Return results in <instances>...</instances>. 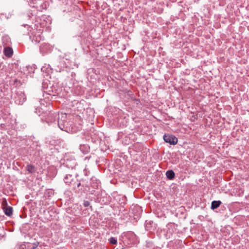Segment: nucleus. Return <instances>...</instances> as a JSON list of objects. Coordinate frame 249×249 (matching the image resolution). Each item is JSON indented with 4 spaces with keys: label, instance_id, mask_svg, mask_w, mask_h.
Wrapping results in <instances>:
<instances>
[{
    "label": "nucleus",
    "instance_id": "f257e3e1",
    "mask_svg": "<svg viewBox=\"0 0 249 249\" xmlns=\"http://www.w3.org/2000/svg\"><path fill=\"white\" fill-rule=\"evenodd\" d=\"M46 122L51 125L54 124L62 130L67 131V129L69 126V122L67 121V114L66 113L56 112H49L45 118Z\"/></svg>",
    "mask_w": 249,
    "mask_h": 249
},
{
    "label": "nucleus",
    "instance_id": "f03ea898",
    "mask_svg": "<svg viewBox=\"0 0 249 249\" xmlns=\"http://www.w3.org/2000/svg\"><path fill=\"white\" fill-rule=\"evenodd\" d=\"M131 213L133 215L134 219H138L142 215V210L139 205H135L131 207Z\"/></svg>",
    "mask_w": 249,
    "mask_h": 249
},
{
    "label": "nucleus",
    "instance_id": "7ed1b4c3",
    "mask_svg": "<svg viewBox=\"0 0 249 249\" xmlns=\"http://www.w3.org/2000/svg\"><path fill=\"white\" fill-rule=\"evenodd\" d=\"M164 141L171 145H175L178 142V139L173 135L165 134L163 136Z\"/></svg>",
    "mask_w": 249,
    "mask_h": 249
},
{
    "label": "nucleus",
    "instance_id": "20e7f679",
    "mask_svg": "<svg viewBox=\"0 0 249 249\" xmlns=\"http://www.w3.org/2000/svg\"><path fill=\"white\" fill-rule=\"evenodd\" d=\"M74 178L71 174H66L64 178V181L65 183L68 185H72L73 182H74Z\"/></svg>",
    "mask_w": 249,
    "mask_h": 249
},
{
    "label": "nucleus",
    "instance_id": "39448f33",
    "mask_svg": "<svg viewBox=\"0 0 249 249\" xmlns=\"http://www.w3.org/2000/svg\"><path fill=\"white\" fill-rule=\"evenodd\" d=\"M76 163L77 162L74 159H67L66 160H65V162L64 164L67 167L69 168L73 169L76 166Z\"/></svg>",
    "mask_w": 249,
    "mask_h": 249
},
{
    "label": "nucleus",
    "instance_id": "423d86ee",
    "mask_svg": "<svg viewBox=\"0 0 249 249\" xmlns=\"http://www.w3.org/2000/svg\"><path fill=\"white\" fill-rule=\"evenodd\" d=\"M90 184L91 187L96 189H98L101 186L100 181L95 177H93L91 178Z\"/></svg>",
    "mask_w": 249,
    "mask_h": 249
},
{
    "label": "nucleus",
    "instance_id": "0eeeda50",
    "mask_svg": "<svg viewBox=\"0 0 249 249\" xmlns=\"http://www.w3.org/2000/svg\"><path fill=\"white\" fill-rule=\"evenodd\" d=\"M3 53L4 55L9 58L11 57L13 54V49L10 47H5L4 48Z\"/></svg>",
    "mask_w": 249,
    "mask_h": 249
},
{
    "label": "nucleus",
    "instance_id": "6e6552de",
    "mask_svg": "<svg viewBox=\"0 0 249 249\" xmlns=\"http://www.w3.org/2000/svg\"><path fill=\"white\" fill-rule=\"evenodd\" d=\"M221 204V202L220 200H214L211 203V209L212 210H214V209L217 208Z\"/></svg>",
    "mask_w": 249,
    "mask_h": 249
},
{
    "label": "nucleus",
    "instance_id": "1a4fd4ad",
    "mask_svg": "<svg viewBox=\"0 0 249 249\" xmlns=\"http://www.w3.org/2000/svg\"><path fill=\"white\" fill-rule=\"evenodd\" d=\"M167 178L170 179L172 180L175 178V174L173 170H168L166 173Z\"/></svg>",
    "mask_w": 249,
    "mask_h": 249
},
{
    "label": "nucleus",
    "instance_id": "9d476101",
    "mask_svg": "<svg viewBox=\"0 0 249 249\" xmlns=\"http://www.w3.org/2000/svg\"><path fill=\"white\" fill-rule=\"evenodd\" d=\"M5 214L10 216L12 214L13 208L11 207H7L3 208Z\"/></svg>",
    "mask_w": 249,
    "mask_h": 249
},
{
    "label": "nucleus",
    "instance_id": "9b49d317",
    "mask_svg": "<svg viewBox=\"0 0 249 249\" xmlns=\"http://www.w3.org/2000/svg\"><path fill=\"white\" fill-rule=\"evenodd\" d=\"M26 168L29 173H33L35 172V166L32 164H28Z\"/></svg>",
    "mask_w": 249,
    "mask_h": 249
},
{
    "label": "nucleus",
    "instance_id": "f8f14e48",
    "mask_svg": "<svg viewBox=\"0 0 249 249\" xmlns=\"http://www.w3.org/2000/svg\"><path fill=\"white\" fill-rule=\"evenodd\" d=\"M89 147L88 146H86L85 145L80 146V150L84 153V154H86L89 152Z\"/></svg>",
    "mask_w": 249,
    "mask_h": 249
},
{
    "label": "nucleus",
    "instance_id": "ddd939ff",
    "mask_svg": "<svg viewBox=\"0 0 249 249\" xmlns=\"http://www.w3.org/2000/svg\"><path fill=\"white\" fill-rule=\"evenodd\" d=\"M109 242L112 245H116L117 243V240L116 238L111 237L108 239Z\"/></svg>",
    "mask_w": 249,
    "mask_h": 249
},
{
    "label": "nucleus",
    "instance_id": "4468645a",
    "mask_svg": "<svg viewBox=\"0 0 249 249\" xmlns=\"http://www.w3.org/2000/svg\"><path fill=\"white\" fill-rule=\"evenodd\" d=\"M81 183L79 181H78V183H76L75 181L72 184L73 188L75 189L78 188L81 186Z\"/></svg>",
    "mask_w": 249,
    "mask_h": 249
},
{
    "label": "nucleus",
    "instance_id": "2eb2a0df",
    "mask_svg": "<svg viewBox=\"0 0 249 249\" xmlns=\"http://www.w3.org/2000/svg\"><path fill=\"white\" fill-rule=\"evenodd\" d=\"M151 221L148 222L147 221H146L145 223V229L147 231H150V225H151Z\"/></svg>",
    "mask_w": 249,
    "mask_h": 249
},
{
    "label": "nucleus",
    "instance_id": "dca6fc26",
    "mask_svg": "<svg viewBox=\"0 0 249 249\" xmlns=\"http://www.w3.org/2000/svg\"><path fill=\"white\" fill-rule=\"evenodd\" d=\"M39 245V243L36 242H35L34 243H33L31 246V249H36L38 246Z\"/></svg>",
    "mask_w": 249,
    "mask_h": 249
},
{
    "label": "nucleus",
    "instance_id": "f3484780",
    "mask_svg": "<svg viewBox=\"0 0 249 249\" xmlns=\"http://www.w3.org/2000/svg\"><path fill=\"white\" fill-rule=\"evenodd\" d=\"M90 205V203L88 201H84L83 203V205L85 207H87L89 206Z\"/></svg>",
    "mask_w": 249,
    "mask_h": 249
},
{
    "label": "nucleus",
    "instance_id": "a211bd4d",
    "mask_svg": "<svg viewBox=\"0 0 249 249\" xmlns=\"http://www.w3.org/2000/svg\"><path fill=\"white\" fill-rule=\"evenodd\" d=\"M44 46V45H43V44L40 45V50L41 52H44L45 51V50L43 49Z\"/></svg>",
    "mask_w": 249,
    "mask_h": 249
},
{
    "label": "nucleus",
    "instance_id": "6ab92c4d",
    "mask_svg": "<svg viewBox=\"0 0 249 249\" xmlns=\"http://www.w3.org/2000/svg\"><path fill=\"white\" fill-rule=\"evenodd\" d=\"M85 175H86V176H87V175H87V173H85Z\"/></svg>",
    "mask_w": 249,
    "mask_h": 249
},
{
    "label": "nucleus",
    "instance_id": "aec40b11",
    "mask_svg": "<svg viewBox=\"0 0 249 249\" xmlns=\"http://www.w3.org/2000/svg\"><path fill=\"white\" fill-rule=\"evenodd\" d=\"M122 249H124V248H122Z\"/></svg>",
    "mask_w": 249,
    "mask_h": 249
}]
</instances>
